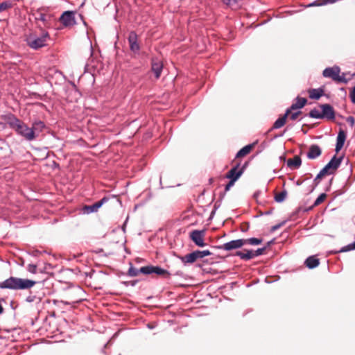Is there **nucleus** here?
<instances>
[{
	"label": "nucleus",
	"instance_id": "nucleus-21",
	"mask_svg": "<svg viewBox=\"0 0 355 355\" xmlns=\"http://www.w3.org/2000/svg\"><path fill=\"white\" fill-rule=\"evenodd\" d=\"M302 164L301 158L299 156H295L293 159L287 161V166L290 168H298Z\"/></svg>",
	"mask_w": 355,
	"mask_h": 355
},
{
	"label": "nucleus",
	"instance_id": "nucleus-22",
	"mask_svg": "<svg viewBox=\"0 0 355 355\" xmlns=\"http://www.w3.org/2000/svg\"><path fill=\"white\" fill-rule=\"evenodd\" d=\"M236 255L239 257L241 259L248 261L254 258V252L252 250H246V252L238 251Z\"/></svg>",
	"mask_w": 355,
	"mask_h": 355
},
{
	"label": "nucleus",
	"instance_id": "nucleus-34",
	"mask_svg": "<svg viewBox=\"0 0 355 355\" xmlns=\"http://www.w3.org/2000/svg\"><path fill=\"white\" fill-rule=\"evenodd\" d=\"M266 248H267V247L265 246L263 248H258L255 251H253L254 257H259V256L263 254V252H265V250H266Z\"/></svg>",
	"mask_w": 355,
	"mask_h": 355
},
{
	"label": "nucleus",
	"instance_id": "nucleus-4",
	"mask_svg": "<svg viewBox=\"0 0 355 355\" xmlns=\"http://www.w3.org/2000/svg\"><path fill=\"white\" fill-rule=\"evenodd\" d=\"M211 252L208 250H196L191 253L187 254L185 256L180 257V259L182 262L186 265L189 263H193L199 259L204 258L205 257L209 256Z\"/></svg>",
	"mask_w": 355,
	"mask_h": 355
},
{
	"label": "nucleus",
	"instance_id": "nucleus-42",
	"mask_svg": "<svg viewBox=\"0 0 355 355\" xmlns=\"http://www.w3.org/2000/svg\"><path fill=\"white\" fill-rule=\"evenodd\" d=\"M347 121L350 124L351 126H353L355 123V119L353 116H349L347 119Z\"/></svg>",
	"mask_w": 355,
	"mask_h": 355
},
{
	"label": "nucleus",
	"instance_id": "nucleus-43",
	"mask_svg": "<svg viewBox=\"0 0 355 355\" xmlns=\"http://www.w3.org/2000/svg\"><path fill=\"white\" fill-rule=\"evenodd\" d=\"M259 194H260V191H257V192L254 193V197L255 198H257Z\"/></svg>",
	"mask_w": 355,
	"mask_h": 355
},
{
	"label": "nucleus",
	"instance_id": "nucleus-40",
	"mask_svg": "<svg viewBox=\"0 0 355 355\" xmlns=\"http://www.w3.org/2000/svg\"><path fill=\"white\" fill-rule=\"evenodd\" d=\"M284 223H285V222H282V223H279V224H277V225H275L272 226V227H271V231H272V232H275V231L277 230H278V229H279V228H280V227H282Z\"/></svg>",
	"mask_w": 355,
	"mask_h": 355
},
{
	"label": "nucleus",
	"instance_id": "nucleus-16",
	"mask_svg": "<svg viewBox=\"0 0 355 355\" xmlns=\"http://www.w3.org/2000/svg\"><path fill=\"white\" fill-rule=\"evenodd\" d=\"M322 153L321 148L318 145H311L307 153V157L311 159H314L319 157Z\"/></svg>",
	"mask_w": 355,
	"mask_h": 355
},
{
	"label": "nucleus",
	"instance_id": "nucleus-37",
	"mask_svg": "<svg viewBox=\"0 0 355 355\" xmlns=\"http://www.w3.org/2000/svg\"><path fill=\"white\" fill-rule=\"evenodd\" d=\"M236 182V178L230 180L228 184H226L225 190V191H227L230 190V189L234 184V182Z\"/></svg>",
	"mask_w": 355,
	"mask_h": 355
},
{
	"label": "nucleus",
	"instance_id": "nucleus-1",
	"mask_svg": "<svg viewBox=\"0 0 355 355\" xmlns=\"http://www.w3.org/2000/svg\"><path fill=\"white\" fill-rule=\"evenodd\" d=\"M1 118L6 121L11 129L15 130L17 135L23 137L26 141H31L37 138V134L34 132V130L28 127L15 114L8 113L1 115Z\"/></svg>",
	"mask_w": 355,
	"mask_h": 355
},
{
	"label": "nucleus",
	"instance_id": "nucleus-28",
	"mask_svg": "<svg viewBox=\"0 0 355 355\" xmlns=\"http://www.w3.org/2000/svg\"><path fill=\"white\" fill-rule=\"evenodd\" d=\"M287 192L286 191H283L280 193H278L275 196V200L277 202H282L286 198Z\"/></svg>",
	"mask_w": 355,
	"mask_h": 355
},
{
	"label": "nucleus",
	"instance_id": "nucleus-6",
	"mask_svg": "<svg viewBox=\"0 0 355 355\" xmlns=\"http://www.w3.org/2000/svg\"><path fill=\"white\" fill-rule=\"evenodd\" d=\"M342 159V157H337L336 155H334L331 158V159L328 162V164H326L325 166L322 170H320V171L324 175L333 174L335 172V171L340 166Z\"/></svg>",
	"mask_w": 355,
	"mask_h": 355
},
{
	"label": "nucleus",
	"instance_id": "nucleus-38",
	"mask_svg": "<svg viewBox=\"0 0 355 355\" xmlns=\"http://www.w3.org/2000/svg\"><path fill=\"white\" fill-rule=\"evenodd\" d=\"M349 97L352 103L355 104V86L352 88L349 94Z\"/></svg>",
	"mask_w": 355,
	"mask_h": 355
},
{
	"label": "nucleus",
	"instance_id": "nucleus-15",
	"mask_svg": "<svg viewBox=\"0 0 355 355\" xmlns=\"http://www.w3.org/2000/svg\"><path fill=\"white\" fill-rule=\"evenodd\" d=\"M162 69V62L157 58H153L151 61V70L154 73L156 79L159 78Z\"/></svg>",
	"mask_w": 355,
	"mask_h": 355
},
{
	"label": "nucleus",
	"instance_id": "nucleus-14",
	"mask_svg": "<svg viewBox=\"0 0 355 355\" xmlns=\"http://www.w3.org/2000/svg\"><path fill=\"white\" fill-rule=\"evenodd\" d=\"M322 109V119L325 118L328 120H334L335 119V112L334 108L329 104H323L320 105Z\"/></svg>",
	"mask_w": 355,
	"mask_h": 355
},
{
	"label": "nucleus",
	"instance_id": "nucleus-30",
	"mask_svg": "<svg viewBox=\"0 0 355 355\" xmlns=\"http://www.w3.org/2000/svg\"><path fill=\"white\" fill-rule=\"evenodd\" d=\"M139 273H141L140 272V269L138 270L132 266L130 267L128 271V274L130 277H136L138 275Z\"/></svg>",
	"mask_w": 355,
	"mask_h": 355
},
{
	"label": "nucleus",
	"instance_id": "nucleus-18",
	"mask_svg": "<svg viewBox=\"0 0 355 355\" xmlns=\"http://www.w3.org/2000/svg\"><path fill=\"white\" fill-rule=\"evenodd\" d=\"M345 139H346V135H345V132L343 130H340L338 132V135L337 139H336V149H335L336 153H338L343 148V146L345 144Z\"/></svg>",
	"mask_w": 355,
	"mask_h": 355
},
{
	"label": "nucleus",
	"instance_id": "nucleus-32",
	"mask_svg": "<svg viewBox=\"0 0 355 355\" xmlns=\"http://www.w3.org/2000/svg\"><path fill=\"white\" fill-rule=\"evenodd\" d=\"M352 250H355V241L352 243H350V244L342 248L341 250H340V252H347V251Z\"/></svg>",
	"mask_w": 355,
	"mask_h": 355
},
{
	"label": "nucleus",
	"instance_id": "nucleus-3",
	"mask_svg": "<svg viewBox=\"0 0 355 355\" xmlns=\"http://www.w3.org/2000/svg\"><path fill=\"white\" fill-rule=\"evenodd\" d=\"M49 39V34L45 31H42L41 34L37 36L35 33H31L26 37V42L28 46L33 49H38L46 45V41Z\"/></svg>",
	"mask_w": 355,
	"mask_h": 355
},
{
	"label": "nucleus",
	"instance_id": "nucleus-13",
	"mask_svg": "<svg viewBox=\"0 0 355 355\" xmlns=\"http://www.w3.org/2000/svg\"><path fill=\"white\" fill-rule=\"evenodd\" d=\"M109 200L108 197H103L101 200L95 202L92 205H86L84 207V212L86 214H90L93 212H96L98 209L105 202Z\"/></svg>",
	"mask_w": 355,
	"mask_h": 355
},
{
	"label": "nucleus",
	"instance_id": "nucleus-8",
	"mask_svg": "<svg viewBox=\"0 0 355 355\" xmlns=\"http://www.w3.org/2000/svg\"><path fill=\"white\" fill-rule=\"evenodd\" d=\"M245 245L243 239L232 240L230 242L225 243L221 245L217 246L216 248L220 250H224L230 251L232 250L239 249Z\"/></svg>",
	"mask_w": 355,
	"mask_h": 355
},
{
	"label": "nucleus",
	"instance_id": "nucleus-20",
	"mask_svg": "<svg viewBox=\"0 0 355 355\" xmlns=\"http://www.w3.org/2000/svg\"><path fill=\"white\" fill-rule=\"evenodd\" d=\"M319 263V259L314 256L309 257L304 261L305 266L310 269L316 268Z\"/></svg>",
	"mask_w": 355,
	"mask_h": 355
},
{
	"label": "nucleus",
	"instance_id": "nucleus-24",
	"mask_svg": "<svg viewBox=\"0 0 355 355\" xmlns=\"http://www.w3.org/2000/svg\"><path fill=\"white\" fill-rule=\"evenodd\" d=\"M254 146V144H249V145L244 146L240 150H239V152L236 153V157H241L245 156L246 155L250 153V150H252V148H253Z\"/></svg>",
	"mask_w": 355,
	"mask_h": 355
},
{
	"label": "nucleus",
	"instance_id": "nucleus-7",
	"mask_svg": "<svg viewBox=\"0 0 355 355\" xmlns=\"http://www.w3.org/2000/svg\"><path fill=\"white\" fill-rule=\"evenodd\" d=\"M140 272L144 275L155 273L157 275L168 277L170 273L165 269L159 266H146L140 268Z\"/></svg>",
	"mask_w": 355,
	"mask_h": 355
},
{
	"label": "nucleus",
	"instance_id": "nucleus-39",
	"mask_svg": "<svg viewBox=\"0 0 355 355\" xmlns=\"http://www.w3.org/2000/svg\"><path fill=\"white\" fill-rule=\"evenodd\" d=\"M28 270L32 273H36L37 266L35 264H29L28 266Z\"/></svg>",
	"mask_w": 355,
	"mask_h": 355
},
{
	"label": "nucleus",
	"instance_id": "nucleus-5",
	"mask_svg": "<svg viewBox=\"0 0 355 355\" xmlns=\"http://www.w3.org/2000/svg\"><path fill=\"white\" fill-rule=\"evenodd\" d=\"M340 69L338 67L334 66L333 67H327L326 68L323 72L322 75L325 78H330L334 80H336L339 83H346L347 80L345 78L342 76H340Z\"/></svg>",
	"mask_w": 355,
	"mask_h": 355
},
{
	"label": "nucleus",
	"instance_id": "nucleus-35",
	"mask_svg": "<svg viewBox=\"0 0 355 355\" xmlns=\"http://www.w3.org/2000/svg\"><path fill=\"white\" fill-rule=\"evenodd\" d=\"M47 17L48 16L46 14L39 13L38 16L36 17V19L41 21L45 24L47 21Z\"/></svg>",
	"mask_w": 355,
	"mask_h": 355
},
{
	"label": "nucleus",
	"instance_id": "nucleus-29",
	"mask_svg": "<svg viewBox=\"0 0 355 355\" xmlns=\"http://www.w3.org/2000/svg\"><path fill=\"white\" fill-rule=\"evenodd\" d=\"M309 116L313 119H322V112H320L316 108L311 110L309 114Z\"/></svg>",
	"mask_w": 355,
	"mask_h": 355
},
{
	"label": "nucleus",
	"instance_id": "nucleus-23",
	"mask_svg": "<svg viewBox=\"0 0 355 355\" xmlns=\"http://www.w3.org/2000/svg\"><path fill=\"white\" fill-rule=\"evenodd\" d=\"M309 98L311 99H319L324 93L322 89H311L309 90Z\"/></svg>",
	"mask_w": 355,
	"mask_h": 355
},
{
	"label": "nucleus",
	"instance_id": "nucleus-17",
	"mask_svg": "<svg viewBox=\"0 0 355 355\" xmlns=\"http://www.w3.org/2000/svg\"><path fill=\"white\" fill-rule=\"evenodd\" d=\"M307 100L305 98H302L297 96L296 98V102L293 103L291 106L288 108L286 110H290V112H292V110H297V109H301L306 104Z\"/></svg>",
	"mask_w": 355,
	"mask_h": 355
},
{
	"label": "nucleus",
	"instance_id": "nucleus-31",
	"mask_svg": "<svg viewBox=\"0 0 355 355\" xmlns=\"http://www.w3.org/2000/svg\"><path fill=\"white\" fill-rule=\"evenodd\" d=\"M327 195L325 193H321L315 200L313 205L318 206L321 204L326 198Z\"/></svg>",
	"mask_w": 355,
	"mask_h": 355
},
{
	"label": "nucleus",
	"instance_id": "nucleus-12",
	"mask_svg": "<svg viewBox=\"0 0 355 355\" xmlns=\"http://www.w3.org/2000/svg\"><path fill=\"white\" fill-rule=\"evenodd\" d=\"M128 42L130 51L135 53H138L140 46L138 43L137 35L134 31L130 33L128 36Z\"/></svg>",
	"mask_w": 355,
	"mask_h": 355
},
{
	"label": "nucleus",
	"instance_id": "nucleus-36",
	"mask_svg": "<svg viewBox=\"0 0 355 355\" xmlns=\"http://www.w3.org/2000/svg\"><path fill=\"white\" fill-rule=\"evenodd\" d=\"M301 113L300 111H297V112H293V113H290L289 114V117L291 120H295L297 119V118L298 117L299 114Z\"/></svg>",
	"mask_w": 355,
	"mask_h": 355
},
{
	"label": "nucleus",
	"instance_id": "nucleus-27",
	"mask_svg": "<svg viewBox=\"0 0 355 355\" xmlns=\"http://www.w3.org/2000/svg\"><path fill=\"white\" fill-rule=\"evenodd\" d=\"M12 1L8 0L0 3V12L5 11L13 7Z\"/></svg>",
	"mask_w": 355,
	"mask_h": 355
},
{
	"label": "nucleus",
	"instance_id": "nucleus-10",
	"mask_svg": "<svg viewBox=\"0 0 355 355\" xmlns=\"http://www.w3.org/2000/svg\"><path fill=\"white\" fill-rule=\"evenodd\" d=\"M248 165V162H245V164L239 168V164H237L235 166L231 168L226 175V178L232 180L236 178V181L239 178V177L243 174L244 170Z\"/></svg>",
	"mask_w": 355,
	"mask_h": 355
},
{
	"label": "nucleus",
	"instance_id": "nucleus-26",
	"mask_svg": "<svg viewBox=\"0 0 355 355\" xmlns=\"http://www.w3.org/2000/svg\"><path fill=\"white\" fill-rule=\"evenodd\" d=\"M245 244H249L252 245H259L262 243L263 239L258 238H250V239H243Z\"/></svg>",
	"mask_w": 355,
	"mask_h": 355
},
{
	"label": "nucleus",
	"instance_id": "nucleus-33",
	"mask_svg": "<svg viewBox=\"0 0 355 355\" xmlns=\"http://www.w3.org/2000/svg\"><path fill=\"white\" fill-rule=\"evenodd\" d=\"M324 175L320 171L319 173L316 175L315 178L313 180V183H314V187L313 188L311 189V191H313V189H315V187H317L320 182L319 180L323 177Z\"/></svg>",
	"mask_w": 355,
	"mask_h": 355
},
{
	"label": "nucleus",
	"instance_id": "nucleus-2",
	"mask_svg": "<svg viewBox=\"0 0 355 355\" xmlns=\"http://www.w3.org/2000/svg\"><path fill=\"white\" fill-rule=\"evenodd\" d=\"M36 284L35 281L15 277H10L0 282V288L10 290H26L32 288Z\"/></svg>",
	"mask_w": 355,
	"mask_h": 355
},
{
	"label": "nucleus",
	"instance_id": "nucleus-45",
	"mask_svg": "<svg viewBox=\"0 0 355 355\" xmlns=\"http://www.w3.org/2000/svg\"><path fill=\"white\" fill-rule=\"evenodd\" d=\"M3 311V306H1V304H0V314L2 313Z\"/></svg>",
	"mask_w": 355,
	"mask_h": 355
},
{
	"label": "nucleus",
	"instance_id": "nucleus-44",
	"mask_svg": "<svg viewBox=\"0 0 355 355\" xmlns=\"http://www.w3.org/2000/svg\"><path fill=\"white\" fill-rule=\"evenodd\" d=\"M302 182H303L302 181L297 180L296 182V184L299 186V185H301L302 184Z\"/></svg>",
	"mask_w": 355,
	"mask_h": 355
},
{
	"label": "nucleus",
	"instance_id": "nucleus-9",
	"mask_svg": "<svg viewBox=\"0 0 355 355\" xmlns=\"http://www.w3.org/2000/svg\"><path fill=\"white\" fill-rule=\"evenodd\" d=\"M204 230H193L190 233V239L194 242V243L198 247H204L206 243L204 241Z\"/></svg>",
	"mask_w": 355,
	"mask_h": 355
},
{
	"label": "nucleus",
	"instance_id": "nucleus-41",
	"mask_svg": "<svg viewBox=\"0 0 355 355\" xmlns=\"http://www.w3.org/2000/svg\"><path fill=\"white\" fill-rule=\"evenodd\" d=\"M35 300H36L35 295H30L26 297V301L28 302H33L35 301Z\"/></svg>",
	"mask_w": 355,
	"mask_h": 355
},
{
	"label": "nucleus",
	"instance_id": "nucleus-19",
	"mask_svg": "<svg viewBox=\"0 0 355 355\" xmlns=\"http://www.w3.org/2000/svg\"><path fill=\"white\" fill-rule=\"evenodd\" d=\"M289 114L290 110H286L284 116L279 117L275 121L272 129H278L284 126L286 123V118L288 116Z\"/></svg>",
	"mask_w": 355,
	"mask_h": 355
},
{
	"label": "nucleus",
	"instance_id": "nucleus-25",
	"mask_svg": "<svg viewBox=\"0 0 355 355\" xmlns=\"http://www.w3.org/2000/svg\"><path fill=\"white\" fill-rule=\"evenodd\" d=\"M44 127L45 125L44 122H42V121H37L33 123L32 127L31 128H33L34 130V132L37 134V137L39 132H42Z\"/></svg>",
	"mask_w": 355,
	"mask_h": 355
},
{
	"label": "nucleus",
	"instance_id": "nucleus-11",
	"mask_svg": "<svg viewBox=\"0 0 355 355\" xmlns=\"http://www.w3.org/2000/svg\"><path fill=\"white\" fill-rule=\"evenodd\" d=\"M60 21L65 26H71L76 24L75 13L73 11H66L60 17Z\"/></svg>",
	"mask_w": 355,
	"mask_h": 355
}]
</instances>
